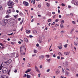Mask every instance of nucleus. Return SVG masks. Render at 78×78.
Here are the masks:
<instances>
[{
	"instance_id": "nucleus-1",
	"label": "nucleus",
	"mask_w": 78,
	"mask_h": 78,
	"mask_svg": "<svg viewBox=\"0 0 78 78\" xmlns=\"http://www.w3.org/2000/svg\"><path fill=\"white\" fill-rule=\"evenodd\" d=\"M8 22V20L7 19H3L2 23L1 25L2 26H5V25H6V24H7Z\"/></svg>"
},
{
	"instance_id": "nucleus-2",
	"label": "nucleus",
	"mask_w": 78,
	"mask_h": 78,
	"mask_svg": "<svg viewBox=\"0 0 78 78\" xmlns=\"http://www.w3.org/2000/svg\"><path fill=\"white\" fill-rule=\"evenodd\" d=\"M8 8H12L11 9H9V10H8L6 12V13L7 14H9L10 12H11V10L12 9V10H14V9L13 8V7L11 6V7H9Z\"/></svg>"
},
{
	"instance_id": "nucleus-3",
	"label": "nucleus",
	"mask_w": 78,
	"mask_h": 78,
	"mask_svg": "<svg viewBox=\"0 0 78 78\" xmlns=\"http://www.w3.org/2000/svg\"><path fill=\"white\" fill-rule=\"evenodd\" d=\"M2 72L3 73H6L8 72V69L7 68L4 67L2 70Z\"/></svg>"
},
{
	"instance_id": "nucleus-4",
	"label": "nucleus",
	"mask_w": 78,
	"mask_h": 78,
	"mask_svg": "<svg viewBox=\"0 0 78 78\" xmlns=\"http://www.w3.org/2000/svg\"><path fill=\"white\" fill-rule=\"evenodd\" d=\"M11 62H12V60L11 59H9L6 62H3L4 64H5V65H9V64H10Z\"/></svg>"
},
{
	"instance_id": "nucleus-5",
	"label": "nucleus",
	"mask_w": 78,
	"mask_h": 78,
	"mask_svg": "<svg viewBox=\"0 0 78 78\" xmlns=\"http://www.w3.org/2000/svg\"><path fill=\"white\" fill-rule=\"evenodd\" d=\"M8 6H12L14 5V3L11 1H9L7 3Z\"/></svg>"
},
{
	"instance_id": "nucleus-6",
	"label": "nucleus",
	"mask_w": 78,
	"mask_h": 78,
	"mask_svg": "<svg viewBox=\"0 0 78 78\" xmlns=\"http://www.w3.org/2000/svg\"><path fill=\"white\" fill-rule=\"evenodd\" d=\"M14 25V24L13 23H10L8 24V26L9 27H12Z\"/></svg>"
},
{
	"instance_id": "nucleus-7",
	"label": "nucleus",
	"mask_w": 78,
	"mask_h": 78,
	"mask_svg": "<svg viewBox=\"0 0 78 78\" xmlns=\"http://www.w3.org/2000/svg\"><path fill=\"white\" fill-rule=\"evenodd\" d=\"M68 62L66 61L65 62V63L63 64V66L64 67H67L68 66Z\"/></svg>"
},
{
	"instance_id": "nucleus-8",
	"label": "nucleus",
	"mask_w": 78,
	"mask_h": 78,
	"mask_svg": "<svg viewBox=\"0 0 78 78\" xmlns=\"http://www.w3.org/2000/svg\"><path fill=\"white\" fill-rule=\"evenodd\" d=\"M23 3L24 5L25 6H28V3L27 2L24 1L23 2Z\"/></svg>"
},
{
	"instance_id": "nucleus-9",
	"label": "nucleus",
	"mask_w": 78,
	"mask_h": 78,
	"mask_svg": "<svg viewBox=\"0 0 78 78\" xmlns=\"http://www.w3.org/2000/svg\"><path fill=\"white\" fill-rule=\"evenodd\" d=\"M35 69L36 71H37V72H40L39 70V69H38V68H37V66H35Z\"/></svg>"
},
{
	"instance_id": "nucleus-10",
	"label": "nucleus",
	"mask_w": 78,
	"mask_h": 78,
	"mask_svg": "<svg viewBox=\"0 0 78 78\" xmlns=\"http://www.w3.org/2000/svg\"><path fill=\"white\" fill-rule=\"evenodd\" d=\"M70 53V52H65L64 54L65 55H69Z\"/></svg>"
},
{
	"instance_id": "nucleus-11",
	"label": "nucleus",
	"mask_w": 78,
	"mask_h": 78,
	"mask_svg": "<svg viewBox=\"0 0 78 78\" xmlns=\"http://www.w3.org/2000/svg\"><path fill=\"white\" fill-rule=\"evenodd\" d=\"M31 69H27V71L25 72V73H28V72H31Z\"/></svg>"
},
{
	"instance_id": "nucleus-12",
	"label": "nucleus",
	"mask_w": 78,
	"mask_h": 78,
	"mask_svg": "<svg viewBox=\"0 0 78 78\" xmlns=\"http://www.w3.org/2000/svg\"><path fill=\"white\" fill-rule=\"evenodd\" d=\"M39 58L40 59H44V56L43 55H41L39 56Z\"/></svg>"
},
{
	"instance_id": "nucleus-13",
	"label": "nucleus",
	"mask_w": 78,
	"mask_h": 78,
	"mask_svg": "<svg viewBox=\"0 0 78 78\" xmlns=\"http://www.w3.org/2000/svg\"><path fill=\"white\" fill-rule=\"evenodd\" d=\"M20 53H21L20 54H22V53H24V52H23V50H22V47H20Z\"/></svg>"
},
{
	"instance_id": "nucleus-14",
	"label": "nucleus",
	"mask_w": 78,
	"mask_h": 78,
	"mask_svg": "<svg viewBox=\"0 0 78 78\" xmlns=\"http://www.w3.org/2000/svg\"><path fill=\"white\" fill-rule=\"evenodd\" d=\"M66 75V76H69V75L70 74V73H69V72H67V71H66V72L65 73Z\"/></svg>"
},
{
	"instance_id": "nucleus-15",
	"label": "nucleus",
	"mask_w": 78,
	"mask_h": 78,
	"mask_svg": "<svg viewBox=\"0 0 78 78\" xmlns=\"http://www.w3.org/2000/svg\"><path fill=\"white\" fill-rule=\"evenodd\" d=\"M75 5H78V1H76L74 3Z\"/></svg>"
},
{
	"instance_id": "nucleus-16",
	"label": "nucleus",
	"mask_w": 78,
	"mask_h": 78,
	"mask_svg": "<svg viewBox=\"0 0 78 78\" xmlns=\"http://www.w3.org/2000/svg\"><path fill=\"white\" fill-rule=\"evenodd\" d=\"M21 47H22V48H24L25 49V50H26V48H25V45H22V46Z\"/></svg>"
},
{
	"instance_id": "nucleus-17",
	"label": "nucleus",
	"mask_w": 78,
	"mask_h": 78,
	"mask_svg": "<svg viewBox=\"0 0 78 78\" xmlns=\"http://www.w3.org/2000/svg\"><path fill=\"white\" fill-rule=\"evenodd\" d=\"M24 40L26 42H28V39L26 38H25L24 39Z\"/></svg>"
},
{
	"instance_id": "nucleus-18",
	"label": "nucleus",
	"mask_w": 78,
	"mask_h": 78,
	"mask_svg": "<svg viewBox=\"0 0 78 78\" xmlns=\"http://www.w3.org/2000/svg\"><path fill=\"white\" fill-rule=\"evenodd\" d=\"M26 33L27 34H28V33H30V30H26Z\"/></svg>"
},
{
	"instance_id": "nucleus-19",
	"label": "nucleus",
	"mask_w": 78,
	"mask_h": 78,
	"mask_svg": "<svg viewBox=\"0 0 78 78\" xmlns=\"http://www.w3.org/2000/svg\"><path fill=\"white\" fill-rule=\"evenodd\" d=\"M58 48L59 49H60V50L62 49V45L60 44V46H59Z\"/></svg>"
},
{
	"instance_id": "nucleus-20",
	"label": "nucleus",
	"mask_w": 78,
	"mask_h": 78,
	"mask_svg": "<svg viewBox=\"0 0 78 78\" xmlns=\"http://www.w3.org/2000/svg\"><path fill=\"white\" fill-rule=\"evenodd\" d=\"M2 67H3V66H2V65L1 64V66L0 67V70H2ZM1 71H0V73H1Z\"/></svg>"
},
{
	"instance_id": "nucleus-21",
	"label": "nucleus",
	"mask_w": 78,
	"mask_h": 78,
	"mask_svg": "<svg viewBox=\"0 0 78 78\" xmlns=\"http://www.w3.org/2000/svg\"><path fill=\"white\" fill-rule=\"evenodd\" d=\"M0 10H1V11L3 10V8H2V6L1 5H0Z\"/></svg>"
},
{
	"instance_id": "nucleus-22",
	"label": "nucleus",
	"mask_w": 78,
	"mask_h": 78,
	"mask_svg": "<svg viewBox=\"0 0 78 78\" xmlns=\"http://www.w3.org/2000/svg\"><path fill=\"white\" fill-rule=\"evenodd\" d=\"M27 78H31V76H30V75L28 74H27Z\"/></svg>"
},
{
	"instance_id": "nucleus-23",
	"label": "nucleus",
	"mask_w": 78,
	"mask_h": 78,
	"mask_svg": "<svg viewBox=\"0 0 78 78\" xmlns=\"http://www.w3.org/2000/svg\"><path fill=\"white\" fill-rule=\"evenodd\" d=\"M21 56H22V55H25V53L23 52L22 54H20Z\"/></svg>"
},
{
	"instance_id": "nucleus-24",
	"label": "nucleus",
	"mask_w": 78,
	"mask_h": 78,
	"mask_svg": "<svg viewBox=\"0 0 78 78\" xmlns=\"http://www.w3.org/2000/svg\"><path fill=\"white\" fill-rule=\"evenodd\" d=\"M65 31V30H62L61 32L60 33H61L62 34L63 33H64V31Z\"/></svg>"
},
{
	"instance_id": "nucleus-25",
	"label": "nucleus",
	"mask_w": 78,
	"mask_h": 78,
	"mask_svg": "<svg viewBox=\"0 0 78 78\" xmlns=\"http://www.w3.org/2000/svg\"><path fill=\"white\" fill-rule=\"evenodd\" d=\"M75 1L74 0H73L71 1V3H72V4H75Z\"/></svg>"
},
{
	"instance_id": "nucleus-26",
	"label": "nucleus",
	"mask_w": 78,
	"mask_h": 78,
	"mask_svg": "<svg viewBox=\"0 0 78 78\" xmlns=\"http://www.w3.org/2000/svg\"><path fill=\"white\" fill-rule=\"evenodd\" d=\"M19 14L20 16H23V13L21 12H20L19 13Z\"/></svg>"
},
{
	"instance_id": "nucleus-27",
	"label": "nucleus",
	"mask_w": 78,
	"mask_h": 78,
	"mask_svg": "<svg viewBox=\"0 0 78 78\" xmlns=\"http://www.w3.org/2000/svg\"><path fill=\"white\" fill-rule=\"evenodd\" d=\"M61 24H63V23H64V20H62L61 21Z\"/></svg>"
},
{
	"instance_id": "nucleus-28",
	"label": "nucleus",
	"mask_w": 78,
	"mask_h": 78,
	"mask_svg": "<svg viewBox=\"0 0 78 78\" xmlns=\"http://www.w3.org/2000/svg\"><path fill=\"white\" fill-rule=\"evenodd\" d=\"M33 32L34 34L37 33V31L36 30H34L33 31Z\"/></svg>"
},
{
	"instance_id": "nucleus-29",
	"label": "nucleus",
	"mask_w": 78,
	"mask_h": 78,
	"mask_svg": "<svg viewBox=\"0 0 78 78\" xmlns=\"http://www.w3.org/2000/svg\"><path fill=\"white\" fill-rule=\"evenodd\" d=\"M5 75H2L1 76V78H5Z\"/></svg>"
},
{
	"instance_id": "nucleus-30",
	"label": "nucleus",
	"mask_w": 78,
	"mask_h": 78,
	"mask_svg": "<svg viewBox=\"0 0 78 78\" xmlns=\"http://www.w3.org/2000/svg\"><path fill=\"white\" fill-rule=\"evenodd\" d=\"M58 55L60 56H62V54H61V52H59L58 53Z\"/></svg>"
},
{
	"instance_id": "nucleus-31",
	"label": "nucleus",
	"mask_w": 78,
	"mask_h": 78,
	"mask_svg": "<svg viewBox=\"0 0 78 78\" xmlns=\"http://www.w3.org/2000/svg\"><path fill=\"white\" fill-rule=\"evenodd\" d=\"M34 52L35 53H36L37 52V51L36 50H34Z\"/></svg>"
},
{
	"instance_id": "nucleus-32",
	"label": "nucleus",
	"mask_w": 78,
	"mask_h": 78,
	"mask_svg": "<svg viewBox=\"0 0 78 78\" xmlns=\"http://www.w3.org/2000/svg\"><path fill=\"white\" fill-rule=\"evenodd\" d=\"M67 45H68V44H66L64 46V47L65 48H66V47H67Z\"/></svg>"
},
{
	"instance_id": "nucleus-33",
	"label": "nucleus",
	"mask_w": 78,
	"mask_h": 78,
	"mask_svg": "<svg viewBox=\"0 0 78 78\" xmlns=\"http://www.w3.org/2000/svg\"><path fill=\"white\" fill-rule=\"evenodd\" d=\"M51 19H49L48 20V22H51Z\"/></svg>"
},
{
	"instance_id": "nucleus-34",
	"label": "nucleus",
	"mask_w": 78,
	"mask_h": 78,
	"mask_svg": "<svg viewBox=\"0 0 78 78\" xmlns=\"http://www.w3.org/2000/svg\"><path fill=\"white\" fill-rule=\"evenodd\" d=\"M46 5L48 6V7H49V6H50V4H48V3H47Z\"/></svg>"
},
{
	"instance_id": "nucleus-35",
	"label": "nucleus",
	"mask_w": 78,
	"mask_h": 78,
	"mask_svg": "<svg viewBox=\"0 0 78 78\" xmlns=\"http://www.w3.org/2000/svg\"><path fill=\"white\" fill-rule=\"evenodd\" d=\"M62 72L63 73H65V71H64V69H63V68H62Z\"/></svg>"
},
{
	"instance_id": "nucleus-36",
	"label": "nucleus",
	"mask_w": 78,
	"mask_h": 78,
	"mask_svg": "<svg viewBox=\"0 0 78 78\" xmlns=\"http://www.w3.org/2000/svg\"><path fill=\"white\" fill-rule=\"evenodd\" d=\"M60 27H61V28H62L63 27V25H62V24H61L60 25Z\"/></svg>"
},
{
	"instance_id": "nucleus-37",
	"label": "nucleus",
	"mask_w": 78,
	"mask_h": 78,
	"mask_svg": "<svg viewBox=\"0 0 78 78\" xmlns=\"http://www.w3.org/2000/svg\"><path fill=\"white\" fill-rule=\"evenodd\" d=\"M15 73H17V69H15L14 70Z\"/></svg>"
},
{
	"instance_id": "nucleus-38",
	"label": "nucleus",
	"mask_w": 78,
	"mask_h": 78,
	"mask_svg": "<svg viewBox=\"0 0 78 78\" xmlns=\"http://www.w3.org/2000/svg\"><path fill=\"white\" fill-rule=\"evenodd\" d=\"M23 20H22V21H21L20 22V24L22 25V23H23Z\"/></svg>"
},
{
	"instance_id": "nucleus-39",
	"label": "nucleus",
	"mask_w": 78,
	"mask_h": 78,
	"mask_svg": "<svg viewBox=\"0 0 78 78\" xmlns=\"http://www.w3.org/2000/svg\"><path fill=\"white\" fill-rule=\"evenodd\" d=\"M58 20H59V19H56L55 20V22H58Z\"/></svg>"
},
{
	"instance_id": "nucleus-40",
	"label": "nucleus",
	"mask_w": 78,
	"mask_h": 78,
	"mask_svg": "<svg viewBox=\"0 0 78 78\" xmlns=\"http://www.w3.org/2000/svg\"><path fill=\"white\" fill-rule=\"evenodd\" d=\"M12 34H13V33H12L11 34H8V35H9V36H11V35H12Z\"/></svg>"
},
{
	"instance_id": "nucleus-41",
	"label": "nucleus",
	"mask_w": 78,
	"mask_h": 78,
	"mask_svg": "<svg viewBox=\"0 0 78 78\" xmlns=\"http://www.w3.org/2000/svg\"><path fill=\"white\" fill-rule=\"evenodd\" d=\"M38 8H41V4L38 5Z\"/></svg>"
},
{
	"instance_id": "nucleus-42",
	"label": "nucleus",
	"mask_w": 78,
	"mask_h": 78,
	"mask_svg": "<svg viewBox=\"0 0 78 78\" xmlns=\"http://www.w3.org/2000/svg\"><path fill=\"white\" fill-rule=\"evenodd\" d=\"M74 44L75 45V46H77V44H78V43L76 44V43L74 42Z\"/></svg>"
},
{
	"instance_id": "nucleus-43",
	"label": "nucleus",
	"mask_w": 78,
	"mask_h": 78,
	"mask_svg": "<svg viewBox=\"0 0 78 78\" xmlns=\"http://www.w3.org/2000/svg\"><path fill=\"white\" fill-rule=\"evenodd\" d=\"M62 6H65V4H64V3H62Z\"/></svg>"
},
{
	"instance_id": "nucleus-44",
	"label": "nucleus",
	"mask_w": 78,
	"mask_h": 78,
	"mask_svg": "<svg viewBox=\"0 0 78 78\" xmlns=\"http://www.w3.org/2000/svg\"><path fill=\"white\" fill-rule=\"evenodd\" d=\"M59 26V24H55V27H57V26Z\"/></svg>"
},
{
	"instance_id": "nucleus-45",
	"label": "nucleus",
	"mask_w": 78,
	"mask_h": 78,
	"mask_svg": "<svg viewBox=\"0 0 78 78\" xmlns=\"http://www.w3.org/2000/svg\"><path fill=\"white\" fill-rule=\"evenodd\" d=\"M46 58H49V55H46Z\"/></svg>"
},
{
	"instance_id": "nucleus-46",
	"label": "nucleus",
	"mask_w": 78,
	"mask_h": 78,
	"mask_svg": "<svg viewBox=\"0 0 78 78\" xmlns=\"http://www.w3.org/2000/svg\"><path fill=\"white\" fill-rule=\"evenodd\" d=\"M29 37H30V38H31V37H33V36H32L31 35H30L29 36Z\"/></svg>"
},
{
	"instance_id": "nucleus-47",
	"label": "nucleus",
	"mask_w": 78,
	"mask_h": 78,
	"mask_svg": "<svg viewBox=\"0 0 78 78\" xmlns=\"http://www.w3.org/2000/svg\"><path fill=\"white\" fill-rule=\"evenodd\" d=\"M0 45H1V46H4V45L2 43H0Z\"/></svg>"
},
{
	"instance_id": "nucleus-48",
	"label": "nucleus",
	"mask_w": 78,
	"mask_h": 78,
	"mask_svg": "<svg viewBox=\"0 0 78 78\" xmlns=\"http://www.w3.org/2000/svg\"><path fill=\"white\" fill-rule=\"evenodd\" d=\"M60 58H61V57H60L59 56H58L57 59H60Z\"/></svg>"
},
{
	"instance_id": "nucleus-49",
	"label": "nucleus",
	"mask_w": 78,
	"mask_h": 78,
	"mask_svg": "<svg viewBox=\"0 0 78 78\" xmlns=\"http://www.w3.org/2000/svg\"><path fill=\"white\" fill-rule=\"evenodd\" d=\"M70 47H71V48H72V47H73V44L72 43L71 44Z\"/></svg>"
},
{
	"instance_id": "nucleus-50",
	"label": "nucleus",
	"mask_w": 78,
	"mask_h": 78,
	"mask_svg": "<svg viewBox=\"0 0 78 78\" xmlns=\"http://www.w3.org/2000/svg\"><path fill=\"white\" fill-rule=\"evenodd\" d=\"M58 13H60L61 12V11H60V10L59 9H58Z\"/></svg>"
},
{
	"instance_id": "nucleus-51",
	"label": "nucleus",
	"mask_w": 78,
	"mask_h": 78,
	"mask_svg": "<svg viewBox=\"0 0 78 78\" xmlns=\"http://www.w3.org/2000/svg\"><path fill=\"white\" fill-rule=\"evenodd\" d=\"M39 44L37 43L36 44V47H39Z\"/></svg>"
},
{
	"instance_id": "nucleus-52",
	"label": "nucleus",
	"mask_w": 78,
	"mask_h": 78,
	"mask_svg": "<svg viewBox=\"0 0 78 78\" xmlns=\"http://www.w3.org/2000/svg\"><path fill=\"white\" fill-rule=\"evenodd\" d=\"M66 70H68V71H70V70H69V68H66Z\"/></svg>"
},
{
	"instance_id": "nucleus-53",
	"label": "nucleus",
	"mask_w": 78,
	"mask_h": 78,
	"mask_svg": "<svg viewBox=\"0 0 78 78\" xmlns=\"http://www.w3.org/2000/svg\"><path fill=\"white\" fill-rule=\"evenodd\" d=\"M46 71L47 72H50V69H47Z\"/></svg>"
},
{
	"instance_id": "nucleus-54",
	"label": "nucleus",
	"mask_w": 78,
	"mask_h": 78,
	"mask_svg": "<svg viewBox=\"0 0 78 78\" xmlns=\"http://www.w3.org/2000/svg\"><path fill=\"white\" fill-rule=\"evenodd\" d=\"M14 17L15 18H17V15L14 16Z\"/></svg>"
},
{
	"instance_id": "nucleus-55",
	"label": "nucleus",
	"mask_w": 78,
	"mask_h": 78,
	"mask_svg": "<svg viewBox=\"0 0 78 78\" xmlns=\"http://www.w3.org/2000/svg\"><path fill=\"white\" fill-rule=\"evenodd\" d=\"M72 22V23H73V24H75V21H73Z\"/></svg>"
},
{
	"instance_id": "nucleus-56",
	"label": "nucleus",
	"mask_w": 78,
	"mask_h": 78,
	"mask_svg": "<svg viewBox=\"0 0 78 78\" xmlns=\"http://www.w3.org/2000/svg\"><path fill=\"white\" fill-rule=\"evenodd\" d=\"M28 67H30L31 66H30V64L28 63Z\"/></svg>"
},
{
	"instance_id": "nucleus-57",
	"label": "nucleus",
	"mask_w": 78,
	"mask_h": 78,
	"mask_svg": "<svg viewBox=\"0 0 78 78\" xmlns=\"http://www.w3.org/2000/svg\"><path fill=\"white\" fill-rule=\"evenodd\" d=\"M62 68V66H59L58 67V69H61V68Z\"/></svg>"
},
{
	"instance_id": "nucleus-58",
	"label": "nucleus",
	"mask_w": 78,
	"mask_h": 78,
	"mask_svg": "<svg viewBox=\"0 0 78 78\" xmlns=\"http://www.w3.org/2000/svg\"><path fill=\"white\" fill-rule=\"evenodd\" d=\"M73 30H73V29L71 30L70 33H72V32H73Z\"/></svg>"
},
{
	"instance_id": "nucleus-59",
	"label": "nucleus",
	"mask_w": 78,
	"mask_h": 78,
	"mask_svg": "<svg viewBox=\"0 0 78 78\" xmlns=\"http://www.w3.org/2000/svg\"><path fill=\"white\" fill-rule=\"evenodd\" d=\"M19 56V54L17 53L16 54V57H18Z\"/></svg>"
},
{
	"instance_id": "nucleus-60",
	"label": "nucleus",
	"mask_w": 78,
	"mask_h": 78,
	"mask_svg": "<svg viewBox=\"0 0 78 78\" xmlns=\"http://www.w3.org/2000/svg\"><path fill=\"white\" fill-rule=\"evenodd\" d=\"M39 42L40 43H41V42H42V41L39 40Z\"/></svg>"
},
{
	"instance_id": "nucleus-61",
	"label": "nucleus",
	"mask_w": 78,
	"mask_h": 78,
	"mask_svg": "<svg viewBox=\"0 0 78 78\" xmlns=\"http://www.w3.org/2000/svg\"><path fill=\"white\" fill-rule=\"evenodd\" d=\"M68 8H71V6L70 5H68Z\"/></svg>"
},
{
	"instance_id": "nucleus-62",
	"label": "nucleus",
	"mask_w": 78,
	"mask_h": 78,
	"mask_svg": "<svg viewBox=\"0 0 78 78\" xmlns=\"http://www.w3.org/2000/svg\"><path fill=\"white\" fill-rule=\"evenodd\" d=\"M47 61H48V62H49L50 61V59H49L48 60H47Z\"/></svg>"
},
{
	"instance_id": "nucleus-63",
	"label": "nucleus",
	"mask_w": 78,
	"mask_h": 78,
	"mask_svg": "<svg viewBox=\"0 0 78 78\" xmlns=\"http://www.w3.org/2000/svg\"><path fill=\"white\" fill-rule=\"evenodd\" d=\"M52 14H55V12H52Z\"/></svg>"
},
{
	"instance_id": "nucleus-64",
	"label": "nucleus",
	"mask_w": 78,
	"mask_h": 78,
	"mask_svg": "<svg viewBox=\"0 0 78 78\" xmlns=\"http://www.w3.org/2000/svg\"><path fill=\"white\" fill-rule=\"evenodd\" d=\"M4 78H8V76H5V77H4Z\"/></svg>"
}]
</instances>
